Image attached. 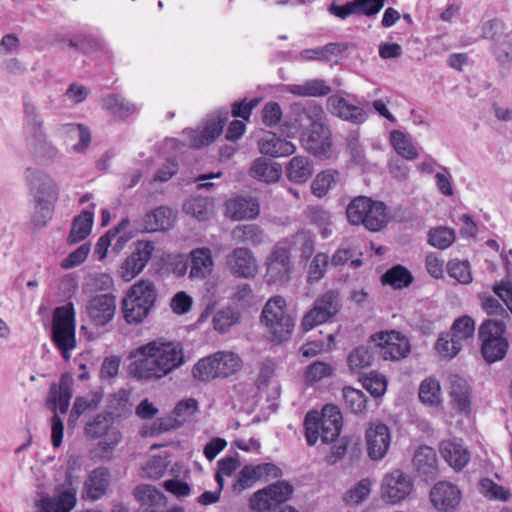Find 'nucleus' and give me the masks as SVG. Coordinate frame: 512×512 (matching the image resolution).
<instances>
[{
  "instance_id": "6ab92c4d",
  "label": "nucleus",
  "mask_w": 512,
  "mask_h": 512,
  "mask_svg": "<svg viewBox=\"0 0 512 512\" xmlns=\"http://www.w3.org/2000/svg\"><path fill=\"white\" fill-rule=\"evenodd\" d=\"M74 380L70 373L61 376L59 385L52 384L49 390L48 406L54 412L57 410L65 414L69 408L73 395Z\"/></svg>"
},
{
  "instance_id": "79ce46f5",
  "label": "nucleus",
  "mask_w": 512,
  "mask_h": 512,
  "mask_svg": "<svg viewBox=\"0 0 512 512\" xmlns=\"http://www.w3.org/2000/svg\"><path fill=\"white\" fill-rule=\"evenodd\" d=\"M381 281L384 285H391L394 289H402L412 283L413 276L404 266L396 265L382 275Z\"/></svg>"
},
{
  "instance_id": "aec40b11",
  "label": "nucleus",
  "mask_w": 512,
  "mask_h": 512,
  "mask_svg": "<svg viewBox=\"0 0 512 512\" xmlns=\"http://www.w3.org/2000/svg\"><path fill=\"white\" fill-rule=\"evenodd\" d=\"M439 451L443 459L456 471L462 470L470 460L469 451L459 439L441 441Z\"/></svg>"
},
{
  "instance_id": "603ef678",
  "label": "nucleus",
  "mask_w": 512,
  "mask_h": 512,
  "mask_svg": "<svg viewBox=\"0 0 512 512\" xmlns=\"http://www.w3.org/2000/svg\"><path fill=\"white\" fill-rule=\"evenodd\" d=\"M111 428H113L111 414H99L86 424L85 432L92 438H99L104 436Z\"/></svg>"
},
{
  "instance_id": "864d4df0",
  "label": "nucleus",
  "mask_w": 512,
  "mask_h": 512,
  "mask_svg": "<svg viewBox=\"0 0 512 512\" xmlns=\"http://www.w3.org/2000/svg\"><path fill=\"white\" fill-rule=\"evenodd\" d=\"M370 491V481L362 479L345 493L344 501L349 505H358L368 497Z\"/></svg>"
},
{
  "instance_id": "423d86ee",
  "label": "nucleus",
  "mask_w": 512,
  "mask_h": 512,
  "mask_svg": "<svg viewBox=\"0 0 512 512\" xmlns=\"http://www.w3.org/2000/svg\"><path fill=\"white\" fill-rule=\"evenodd\" d=\"M261 321L276 341L286 340L294 328V319L287 313L286 301L281 296H274L265 304Z\"/></svg>"
},
{
  "instance_id": "a19ab883",
  "label": "nucleus",
  "mask_w": 512,
  "mask_h": 512,
  "mask_svg": "<svg viewBox=\"0 0 512 512\" xmlns=\"http://www.w3.org/2000/svg\"><path fill=\"white\" fill-rule=\"evenodd\" d=\"M241 313L239 310L227 306L218 310L212 319L214 330L219 333H227L233 326L240 322Z\"/></svg>"
},
{
  "instance_id": "4d7b16f0",
  "label": "nucleus",
  "mask_w": 512,
  "mask_h": 512,
  "mask_svg": "<svg viewBox=\"0 0 512 512\" xmlns=\"http://www.w3.org/2000/svg\"><path fill=\"white\" fill-rule=\"evenodd\" d=\"M258 480H261L256 465H245L233 484L235 491L242 492L252 487Z\"/></svg>"
},
{
  "instance_id": "b1692460",
  "label": "nucleus",
  "mask_w": 512,
  "mask_h": 512,
  "mask_svg": "<svg viewBox=\"0 0 512 512\" xmlns=\"http://www.w3.org/2000/svg\"><path fill=\"white\" fill-rule=\"evenodd\" d=\"M258 148L261 154L271 157L289 156L295 151V146L292 142L277 135L273 131H268L259 139Z\"/></svg>"
},
{
  "instance_id": "4468645a",
  "label": "nucleus",
  "mask_w": 512,
  "mask_h": 512,
  "mask_svg": "<svg viewBox=\"0 0 512 512\" xmlns=\"http://www.w3.org/2000/svg\"><path fill=\"white\" fill-rule=\"evenodd\" d=\"M225 265L227 270L235 277L250 279L258 273V261L248 248L238 247L227 256Z\"/></svg>"
},
{
  "instance_id": "f704fd0d",
  "label": "nucleus",
  "mask_w": 512,
  "mask_h": 512,
  "mask_svg": "<svg viewBox=\"0 0 512 512\" xmlns=\"http://www.w3.org/2000/svg\"><path fill=\"white\" fill-rule=\"evenodd\" d=\"M139 298L125 297L122 303L123 316L127 323H141L149 314L151 305L139 302Z\"/></svg>"
},
{
  "instance_id": "f257e3e1",
  "label": "nucleus",
  "mask_w": 512,
  "mask_h": 512,
  "mask_svg": "<svg viewBox=\"0 0 512 512\" xmlns=\"http://www.w3.org/2000/svg\"><path fill=\"white\" fill-rule=\"evenodd\" d=\"M129 359L128 373L143 382L159 381L185 363L182 345L165 339H156L135 348Z\"/></svg>"
},
{
  "instance_id": "13d9d810",
  "label": "nucleus",
  "mask_w": 512,
  "mask_h": 512,
  "mask_svg": "<svg viewBox=\"0 0 512 512\" xmlns=\"http://www.w3.org/2000/svg\"><path fill=\"white\" fill-rule=\"evenodd\" d=\"M479 485L480 492L488 499L507 501L511 496L508 489L496 484L491 479L484 478L480 481Z\"/></svg>"
},
{
  "instance_id": "338daca9",
  "label": "nucleus",
  "mask_w": 512,
  "mask_h": 512,
  "mask_svg": "<svg viewBox=\"0 0 512 512\" xmlns=\"http://www.w3.org/2000/svg\"><path fill=\"white\" fill-rule=\"evenodd\" d=\"M103 439L98 443L99 455L102 458L108 457L111 451L121 440L120 432L115 428H111L104 436Z\"/></svg>"
},
{
  "instance_id": "37998d69",
  "label": "nucleus",
  "mask_w": 512,
  "mask_h": 512,
  "mask_svg": "<svg viewBox=\"0 0 512 512\" xmlns=\"http://www.w3.org/2000/svg\"><path fill=\"white\" fill-rule=\"evenodd\" d=\"M419 399L428 406L436 407L441 404V387L439 381L434 378H426L419 387Z\"/></svg>"
},
{
  "instance_id": "5701e85b",
  "label": "nucleus",
  "mask_w": 512,
  "mask_h": 512,
  "mask_svg": "<svg viewBox=\"0 0 512 512\" xmlns=\"http://www.w3.org/2000/svg\"><path fill=\"white\" fill-rule=\"evenodd\" d=\"M110 483V473L105 467L95 468L84 483L82 498L98 500L105 495Z\"/></svg>"
},
{
  "instance_id": "c85d7f7f",
  "label": "nucleus",
  "mask_w": 512,
  "mask_h": 512,
  "mask_svg": "<svg viewBox=\"0 0 512 512\" xmlns=\"http://www.w3.org/2000/svg\"><path fill=\"white\" fill-rule=\"evenodd\" d=\"M344 51V47L339 43H328L321 47L304 49L300 51L295 59L297 61H331L334 57H338Z\"/></svg>"
},
{
  "instance_id": "a878e982",
  "label": "nucleus",
  "mask_w": 512,
  "mask_h": 512,
  "mask_svg": "<svg viewBox=\"0 0 512 512\" xmlns=\"http://www.w3.org/2000/svg\"><path fill=\"white\" fill-rule=\"evenodd\" d=\"M249 175L261 182L276 183L282 175V167L279 163L264 157L256 158L250 167Z\"/></svg>"
},
{
  "instance_id": "58836bf2",
  "label": "nucleus",
  "mask_w": 512,
  "mask_h": 512,
  "mask_svg": "<svg viewBox=\"0 0 512 512\" xmlns=\"http://www.w3.org/2000/svg\"><path fill=\"white\" fill-rule=\"evenodd\" d=\"M92 225L93 213L89 211H83L74 219L70 234L67 238V242L70 245H73L83 241L90 234Z\"/></svg>"
},
{
  "instance_id": "09e8293b",
  "label": "nucleus",
  "mask_w": 512,
  "mask_h": 512,
  "mask_svg": "<svg viewBox=\"0 0 512 512\" xmlns=\"http://www.w3.org/2000/svg\"><path fill=\"white\" fill-rule=\"evenodd\" d=\"M508 347L509 345L507 340H486V343H482L481 352L488 363H493L505 357Z\"/></svg>"
},
{
  "instance_id": "052dcab7",
  "label": "nucleus",
  "mask_w": 512,
  "mask_h": 512,
  "mask_svg": "<svg viewBox=\"0 0 512 512\" xmlns=\"http://www.w3.org/2000/svg\"><path fill=\"white\" fill-rule=\"evenodd\" d=\"M373 352L366 346L355 348L348 356V364L351 370L362 369L371 365Z\"/></svg>"
},
{
  "instance_id": "49530a36",
  "label": "nucleus",
  "mask_w": 512,
  "mask_h": 512,
  "mask_svg": "<svg viewBox=\"0 0 512 512\" xmlns=\"http://www.w3.org/2000/svg\"><path fill=\"white\" fill-rule=\"evenodd\" d=\"M155 285L148 280H141L134 284L126 297L139 298V302L153 306L156 300Z\"/></svg>"
},
{
  "instance_id": "0e129e2a",
  "label": "nucleus",
  "mask_w": 512,
  "mask_h": 512,
  "mask_svg": "<svg viewBox=\"0 0 512 512\" xmlns=\"http://www.w3.org/2000/svg\"><path fill=\"white\" fill-rule=\"evenodd\" d=\"M448 273L461 284H469L472 281L471 269L468 261H450L448 263Z\"/></svg>"
},
{
  "instance_id": "8fccbe9b",
  "label": "nucleus",
  "mask_w": 512,
  "mask_h": 512,
  "mask_svg": "<svg viewBox=\"0 0 512 512\" xmlns=\"http://www.w3.org/2000/svg\"><path fill=\"white\" fill-rule=\"evenodd\" d=\"M338 173L332 170H326L319 173L311 184L312 193L321 198L336 184Z\"/></svg>"
},
{
  "instance_id": "ddd939ff",
  "label": "nucleus",
  "mask_w": 512,
  "mask_h": 512,
  "mask_svg": "<svg viewBox=\"0 0 512 512\" xmlns=\"http://www.w3.org/2000/svg\"><path fill=\"white\" fill-rule=\"evenodd\" d=\"M413 490V481L409 475L396 469L386 474L381 484V495L384 501L398 504L406 499Z\"/></svg>"
},
{
  "instance_id": "ea45409f",
  "label": "nucleus",
  "mask_w": 512,
  "mask_h": 512,
  "mask_svg": "<svg viewBox=\"0 0 512 512\" xmlns=\"http://www.w3.org/2000/svg\"><path fill=\"white\" fill-rule=\"evenodd\" d=\"M363 226L370 231L381 230L388 221V215L386 212V206L382 202L373 201L371 199V205L369 211L364 216Z\"/></svg>"
},
{
  "instance_id": "7ed1b4c3",
  "label": "nucleus",
  "mask_w": 512,
  "mask_h": 512,
  "mask_svg": "<svg viewBox=\"0 0 512 512\" xmlns=\"http://www.w3.org/2000/svg\"><path fill=\"white\" fill-rule=\"evenodd\" d=\"M242 359L233 351H218L200 359L192 369L195 379L209 382L216 378H227L239 372L242 368Z\"/></svg>"
},
{
  "instance_id": "e433bc0d",
  "label": "nucleus",
  "mask_w": 512,
  "mask_h": 512,
  "mask_svg": "<svg viewBox=\"0 0 512 512\" xmlns=\"http://www.w3.org/2000/svg\"><path fill=\"white\" fill-rule=\"evenodd\" d=\"M263 231L255 224L238 225L232 230V239L238 244L257 246L264 241Z\"/></svg>"
},
{
  "instance_id": "e2e57ef3",
  "label": "nucleus",
  "mask_w": 512,
  "mask_h": 512,
  "mask_svg": "<svg viewBox=\"0 0 512 512\" xmlns=\"http://www.w3.org/2000/svg\"><path fill=\"white\" fill-rule=\"evenodd\" d=\"M135 498L142 503L141 506L152 507L162 500V494L151 485H139L134 490Z\"/></svg>"
},
{
  "instance_id": "72a5a7b5",
  "label": "nucleus",
  "mask_w": 512,
  "mask_h": 512,
  "mask_svg": "<svg viewBox=\"0 0 512 512\" xmlns=\"http://www.w3.org/2000/svg\"><path fill=\"white\" fill-rule=\"evenodd\" d=\"M286 174L295 183L306 182L313 174V165L305 156L293 157L286 166Z\"/></svg>"
},
{
  "instance_id": "39448f33",
  "label": "nucleus",
  "mask_w": 512,
  "mask_h": 512,
  "mask_svg": "<svg viewBox=\"0 0 512 512\" xmlns=\"http://www.w3.org/2000/svg\"><path fill=\"white\" fill-rule=\"evenodd\" d=\"M261 321L276 341L286 340L294 328V319L287 313L286 301L281 296H274L265 304Z\"/></svg>"
},
{
  "instance_id": "a18cd8bd",
  "label": "nucleus",
  "mask_w": 512,
  "mask_h": 512,
  "mask_svg": "<svg viewBox=\"0 0 512 512\" xmlns=\"http://www.w3.org/2000/svg\"><path fill=\"white\" fill-rule=\"evenodd\" d=\"M371 199L365 196L355 198L347 207L346 215L348 221L353 225L363 224L364 216L369 211Z\"/></svg>"
},
{
  "instance_id": "9d476101",
  "label": "nucleus",
  "mask_w": 512,
  "mask_h": 512,
  "mask_svg": "<svg viewBox=\"0 0 512 512\" xmlns=\"http://www.w3.org/2000/svg\"><path fill=\"white\" fill-rule=\"evenodd\" d=\"M265 265L268 284L283 285L291 280L294 268L287 248L276 246L267 256Z\"/></svg>"
},
{
  "instance_id": "f3484780",
  "label": "nucleus",
  "mask_w": 512,
  "mask_h": 512,
  "mask_svg": "<svg viewBox=\"0 0 512 512\" xmlns=\"http://www.w3.org/2000/svg\"><path fill=\"white\" fill-rule=\"evenodd\" d=\"M430 501L439 512H455L461 502V491L456 485L441 481L432 487Z\"/></svg>"
},
{
  "instance_id": "f03ea898",
  "label": "nucleus",
  "mask_w": 512,
  "mask_h": 512,
  "mask_svg": "<svg viewBox=\"0 0 512 512\" xmlns=\"http://www.w3.org/2000/svg\"><path fill=\"white\" fill-rule=\"evenodd\" d=\"M342 428V415L332 404L323 407L321 414L316 411L305 417V435L308 445L313 446L320 437L323 443L334 441Z\"/></svg>"
},
{
  "instance_id": "bf43d9fd",
  "label": "nucleus",
  "mask_w": 512,
  "mask_h": 512,
  "mask_svg": "<svg viewBox=\"0 0 512 512\" xmlns=\"http://www.w3.org/2000/svg\"><path fill=\"white\" fill-rule=\"evenodd\" d=\"M363 387L374 397L382 396L387 388V382L383 375L378 372L371 371L363 377Z\"/></svg>"
},
{
  "instance_id": "2eb2a0df",
  "label": "nucleus",
  "mask_w": 512,
  "mask_h": 512,
  "mask_svg": "<svg viewBox=\"0 0 512 512\" xmlns=\"http://www.w3.org/2000/svg\"><path fill=\"white\" fill-rule=\"evenodd\" d=\"M154 249L153 242L138 241L133 253L120 266L119 274L121 278L128 282L140 274L150 260Z\"/></svg>"
},
{
  "instance_id": "cd10ccee",
  "label": "nucleus",
  "mask_w": 512,
  "mask_h": 512,
  "mask_svg": "<svg viewBox=\"0 0 512 512\" xmlns=\"http://www.w3.org/2000/svg\"><path fill=\"white\" fill-rule=\"evenodd\" d=\"M259 210L258 202L251 197H236L227 203V213L234 220L255 218Z\"/></svg>"
},
{
  "instance_id": "0eeeda50",
  "label": "nucleus",
  "mask_w": 512,
  "mask_h": 512,
  "mask_svg": "<svg viewBox=\"0 0 512 512\" xmlns=\"http://www.w3.org/2000/svg\"><path fill=\"white\" fill-rule=\"evenodd\" d=\"M34 226L44 227L51 220L57 191L53 180L40 175L34 183Z\"/></svg>"
},
{
  "instance_id": "5fc2aeb1",
  "label": "nucleus",
  "mask_w": 512,
  "mask_h": 512,
  "mask_svg": "<svg viewBox=\"0 0 512 512\" xmlns=\"http://www.w3.org/2000/svg\"><path fill=\"white\" fill-rule=\"evenodd\" d=\"M329 264V256L326 253H318L312 259L307 273V281L312 284L321 280Z\"/></svg>"
},
{
  "instance_id": "dca6fc26",
  "label": "nucleus",
  "mask_w": 512,
  "mask_h": 512,
  "mask_svg": "<svg viewBox=\"0 0 512 512\" xmlns=\"http://www.w3.org/2000/svg\"><path fill=\"white\" fill-rule=\"evenodd\" d=\"M368 456L372 460L383 459L391 445V432L387 425L373 422L365 433Z\"/></svg>"
},
{
  "instance_id": "c756f323",
  "label": "nucleus",
  "mask_w": 512,
  "mask_h": 512,
  "mask_svg": "<svg viewBox=\"0 0 512 512\" xmlns=\"http://www.w3.org/2000/svg\"><path fill=\"white\" fill-rule=\"evenodd\" d=\"M101 103L103 109L120 119L128 118L136 111V105L120 94H108Z\"/></svg>"
},
{
  "instance_id": "9b49d317",
  "label": "nucleus",
  "mask_w": 512,
  "mask_h": 512,
  "mask_svg": "<svg viewBox=\"0 0 512 512\" xmlns=\"http://www.w3.org/2000/svg\"><path fill=\"white\" fill-rule=\"evenodd\" d=\"M372 342L385 360L397 361L410 352L409 340L400 332H379L371 336Z\"/></svg>"
},
{
  "instance_id": "6e6552de",
  "label": "nucleus",
  "mask_w": 512,
  "mask_h": 512,
  "mask_svg": "<svg viewBox=\"0 0 512 512\" xmlns=\"http://www.w3.org/2000/svg\"><path fill=\"white\" fill-rule=\"evenodd\" d=\"M341 308L340 293L337 290H328L318 296L313 308L302 319V328L309 331L335 316Z\"/></svg>"
},
{
  "instance_id": "a211bd4d",
  "label": "nucleus",
  "mask_w": 512,
  "mask_h": 512,
  "mask_svg": "<svg viewBox=\"0 0 512 512\" xmlns=\"http://www.w3.org/2000/svg\"><path fill=\"white\" fill-rule=\"evenodd\" d=\"M116 311V299L112 294H100L93 297L86 306V312L96 326L109 323Z\"/></svg>"
},
{
  "instance_id": "69168bd1",
  "label": "nucleus",
  "mask_w": 512,
  "mask_h": 512,
  "mask_svg": "<svg viewBox=\"0 0 512 512\" xmlns=\"http://www.w3.org/2000/svg\"><path fill=\"white\" fill-rule=\"evenodd\" d=\"M334 368L325 362L316 361L309 365L305 372V379L314 383L332 375Z\"/></svg>"
},
{
  "instance_id": "20e7f679",
  "label": "nucleus",
  "mask_w": 512,
  "mask_h": 512,
  "mask_svg": "<svg viewBox=\"0 0 512 512\" xmlns=\"http://www.w3.org/2000/svg\"><path fill=\"white\" fill-rule=\"evenodd\" d=\"M53 341L65 360L76 347L75 314L72 304L56 308L52 326Z\"/></svg>"
},
{
  "instance_id": "2f4dec72",
  "label": "nucleus",
  "mask_w": 512,
  "mask_h": 512,
  "mask_svg": "<svg viewBox=\"0 0 512 512\" xmlns=\"http://www.w3.org/2000/svg\"><path fill=\"white\" fill-rule=\"evenodd\" d=\"M413 464L420 474L434 478L437 471L436 452L428 446L419 447L414 455Z\"/></svg>"
},
{
  "instance_id": "bb28decb",
  "label": "nucleus",
  "mask_w": 512,
  "mask_h": 512,
  "mask_svg": "<svg viewBox=\"0 0 512 512\" xmlns=\"http://www.w3.org/2000/svg\"><path fill=\"white\" fill-rule=\"evenodd\" d=\"M213 264L210 249L197 248L192 250L189 277L191 279H205L211 274Z\"/></svg>"
},
{
  "instance_id": "4be33fe9",
  "label": "nucleus",
  "mask_w": 512,
  "mask_h": 512,
  "mask_svg": "<svg viewBox=\"0 0 512 512\" xmlns=\"http://www.w3.org/2000/svg\"><path fill=\"white\" fill-rule=\"evenodd\" d=\"M449 396L452 407L459 413L469 414L471 410L470 387L459 375L449 377Z\"/></svg>"
},
{
  "instance_id": "412c9836",
  "label": "nucleus",
  "mask_w": 512,
  "mask_h": 512,
  "mask_svg": "<svg viewBox=\"0 0 512 512\" xmlns=\"http://www.w3.org/2000/svg\"><path fill=\"white\" fill-rule=\"evenodd\" d=\"M301 142L315 156L327 157L332 147L330 130H303Z\"/></svg>"
},
{
  "instance_id": "f8f14e48",
  "label": "nucleus",
  "mask_w": 512,
  "mask_h": 512,
  "mask_svg": "<svg viewBox=\"0 0 512 512\" xmlns=\"http://www.w3.org/2000/svg\"><path fill=\"white\" fill-rule=\"evenodd\" d=\"M79 482L70 474L66 475L55 497L43 498L40 501L39 512H71L77 502Z\"/></svg>"
},
{
  "instance_id": "c03bdc74",
  "label": "nucleus",
  "mask_w": 512,
  "mask_h": 512,
  "mask_svg": "<svg viewBox=\"0 0 512 512\" xmlns=\"http://www.w3.org/2000/svg\"><path fill=\"white\" fill-rule=\"evenodd\" d=\"M506 325L502 320L489 319L482 323L479 328V338L482 343L489 341L507 340L503 334Z\"/></svg>"
},
{
  "instance_id": "1a4fd4ad",
  "label": "nucleus",
  "mask_w": 512,
  "mask_h": 512,
  "mask_svg": "<svg viewBox=\"0 0 512 512\" xmlns=\"http://www.w3.org/2000/svg\"><path fill=\"white\" fill-rule=\"evenodd\" d=\"M293 486L286 481H278L252 494L249 507L255 512H265L273 506L289 500L293 494Z\"/></svg>"
},
{
  "instance_id": "c9c22d12",
  "label": "nucleus",
  "mask_w": 512,
  "mask_h": 512,
  "mask_svg": "<svg viewBox=\"0 0 512 512\" xmlns=\"http://www.w3.org/2000/svg\"><path fill=\"white\" fill-rule=\"evenodd\" d=\"M183 210L199 221H206L213 214L214 204L208 197H194L184 203Z\"/></svg>"
},
{
  "instance_id": "3c124183",
  "label": "nucleus",
  "mask_w": 512,
  "mask_h": 512,
  "mask_svg": "<svg viewBox=\"0 0 512 512\" xmlns=\"http://www.w3.org/2000/svg\"><path fill=\"white\" fill-rule=\"evenodd\" d=\"M435 348L441 357L453 358L459 353L462 345L458 339L454 338L450 333H443L438 338Z\"/></svg>"
},
{
  "instance_id": "6e6d98bb",
  "label": "nucleus",
  "mask_w": 512,
  "mask_h": 512,
  "mask_svg": "<svg viewBox=\"0 0 512 512\" xmlns=\"http://www.w3.org/2000/svg\"><path fill=\"white\" fill-rule=\"evenodd\" d=\"M342 393L346 407L352 412L360 413L366 408V396L362 391L344 387Z\"/></svg>"
},
{
  "instance_id": "4c0bfd02",
  "label": "nucleus",
  "mask_w": 512,
  "mask_h": 512,
  "mask_svg": "<svg viewBox=\"0 0 512 512\" xmlns=\"http://www.w3.org/2000/svg\"><path fill=\"white\" fill-rule=\"evenodd\" d=\"M390 142L395 151L407 160H415L419 156L416 145L412 142L410 136L402 130H392Z\"/></svg>"
},
{
  "instance_id": "774afa93",
  "label": "nucleus",
  "mask_w": 512,
  "mask_h": 512,
  "mask_svg": "<svg viewBox=\"0 0 512 512\" xmlns=\"http://www.w3.org/2000/svg\"><path fill=\"white\" fill-rule=\"evenodd\" d=\"M493 291L502 299L512 313V282L509 280L495 282L493 285Z\"/></svg>"
},
{
  "instance_id": "473e14b6",
  "label": "nucleus",
  "mask_w": 512,
  "mask_h": 512,
  "mask_svg": "<svg viewBox=\"0 0 512 512\" xmlns=\"http://www.w3.org/2000/svg\"><path fill=\"white\" fill-rule=\"evenodd\" d=\"M286 91L300 97H320L328 95L331 88L322 79H311L303 84L287 85Z\"/></svg>"
},
{
  "instance_id": "de8ad7c7",
  "label": "nucleus",
  "mask_w": 512,
  "mask_h": 512,
  "mask_svg": "<svg viewBox=\"0 0 512 512\" xmlns=\"http://www.w3.org/2000/svg\"><path fill=\"white\" fill-rule=\"evenodd\" d=\"M455 239V231L444 226L432 228L428 233L429 244L438 249H446L450 247Z\"/></svg>"
},
{
  "instance_id": "680f3d73",
  "label": "nucleus",
  "mask_w": 512,
  "mask_h": 512,
  "mask_svg": "<svg viewBox=\"0 0 512 512\" xmlns=\"http://www.w3.org/2000/svg\"><path fill=\"white\" fill-rule=\"evenodd\" d=\"M474 331V320L469 316H462L455 320L449 333L461 343L462 340L472 337Z\"/></svg>"
},
{
  "instance_id": "393cba45",
  "label": "nucleus",
  "mask_w": 512,
  "mask_h": 512,
  "mask_svg": "<svg viewBox=\"0 0 512 512\" xmlns=\"http://www.w3.org/2000/svg\"><path fill=\"white\" fill-rule=\"evenodd\" d=\"M327 102L333 114L354 125L364 123L367 118L363 108L349 104L342 97L331 96Z\"/></svg>"
},
{
  "instance_id": "7c9ffc66",
  "label": "nucleus",
  "mask_w": 512,
  "mask_h": 512,
  "mask_svg": "<svg viewBox=\"0 0 512 512\" xmlns=\"http://www.w3.org/2000/svg\"><path fill=\"white\" fill-rule=\"evenodd\" d=\"M174 218V213L170 208L158 207L146 215L144 229L147 232L168 230L173 226Z\"/></svg>"
}]
</instances>
